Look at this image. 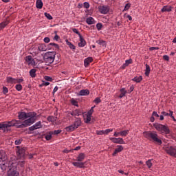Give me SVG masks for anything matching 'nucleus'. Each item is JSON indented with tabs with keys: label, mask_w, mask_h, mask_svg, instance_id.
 <instances>
[{
	"label": "nucleus",
	"mask_w": 176,
	"mask_h": 176,
	"mask_svg": "<svg viewBox=\"0 0 176 176\" xmlns=\"http://www.w3.org/2000/svg\"><path fill=\"white\" fill-rule=\"evenodd\" d=\"M19 119L24 121L21 122L20 120H12V121L0 122V130H2L3 133H6V131H10V127H16V129L28 127V126H31V124H34L36 122V113L19 112Z\"/></svg>",
	"instance_id": "nucleus-1"
},
{
	"label": "nucleus",
	"mask_w": 176,
	"mask_h": 176,
	"mask_svg": "<svg viewBox=\"0 0 176 176\" xmlns=\"http://www.w3.org/2000/svg\"><path fill=\"white\" fill-rule=\"evenodd\" d=\"M13 162V160L11 161L8 160V155L3 150L0 151V168L2 171H6L8 167L10 166V163Z\"/></svg>",
	"instance_id": "nucleus-2"
},
{
	"label": "nucleus",
	"mask_w": 176,
	"mask_h": 176,
	"mask_svg": "<svg viewBox=\"0 0 176 176\" xmlns=\"http://www.w3.org/2000/svg\"><path fill=\"white\" fill-rule=\"evenodd\" d=\"M144 135L150 141H153L155 144H157V145H162V140L159 138V135L156 133L153 132H145L144 133Z\"/></svg>",
	"instance_id": "nucleus-3"
},
{
	"label": "nucleus",
	"mask_w": 176,
	"mask_h": 176,
	"mask_svg": "<svg viewBox=\"0 0 176 176\" xmlns=\"http://www.w3.org/2000/svg\"><path fill=\"white\" fill-rule=\"evenodd\" d=\"M25 151H27L25 147L17 146L16 149L17 159L14 158V160L24 162V159H25Z\"/></svg>",
	"instance_id": "nucleus-4"
},
{
	"label": "nucleus",
	"mask_w": 176,
	"mask_h": 176,
	"mask_svg": "<svg viewBox=\"0 0 176 176\" xmlns=\"http://www.w3.org/2000/svg\"><path fill=\"white\" fill-rule=\"evenodd\" d=\"M155 130L160 131L161 134H170V128L167 125H164L159 123H155L153 124Z\"/></svg>",
	"instance_id": "nucleus-5"
},
{
	"label": "nucleus",
	"mask_w": 176,
	"mask_h": 176,
	"mask_svg": "<svg viewBox=\"0 0 176 176\" xmlns=\"http://www.w3.org/2000/svg\"><path fill=\"white\" fill-rule=\"evenodd\" d=\"M54 58H56V52H47L44 56V61L47 65H50L52 63L54 62Z\"/></svg>",
	"instance_id": "nucleus-6"
},
{
	"label": "nucleus",
	"mask_w": 176,
	"mask_h": 176,
	"mask_svg": "<svg viewBox=\"0 0 176 176\" xmlns=\"http://www.w3.org/2000/svg\"><path fill=\"white\" fill-rule=\"evenodd\" d=\"M43 125L41 121L37 122L35 124L28 128L30 131H34V130H38V129H42Z\"/></svg>",
	"instance_id": "nucleus-7"
},
{
	"label": "nucleus",
	"mask_w": 176,
	"mask_h": 176,
	"mask_svg": "<svg viewBox=\"0 0 176 176\" xmlns=\"http://www.w3.org/2000/svg\"><path fill=\"white\" fill-rule=\"evenodd\" d=\"M166 152L168 155H170V156H175V155H176V148H175V147H173V146L167 147L166 148Z\"/></svg>",
	"instance_id": "nucleus-8"
},
{
	"label": "nucleus",
	"mask_w": 176,
	"mask_h": 176,
	"mask_svg": "<svg viewBox=\"0 0 176 176\" xmlns=\"http://www.w3.org/2000/svg\"><path fill=\"white\" fill-rule=\"evenodd\" d=\"M109 140L114 144H124V140L122 138H110Z\"/></svg>",
	"instance_id": "nucleus-9"
},
{
	"label": "nucleus",
	"mask_w": 176,
	"mask_h": 176,
	"mask_svg": "<svg viewBox=\"0 0 176 176\" xmlns=\"http://www.w3.org/2000/svg\"><path fill=\"white\" fill-rule=\"evenodd\" d=\"M99 12L102 14H107L109 12V8L108 6H100L99 7Z\"/></svg>",
	"instance_id": "nucleus-10"
},
{
	"label": "nucleus",
	"mask_w": 176,
	"mask_h": 176,
	"mask_svg": "<svg viewBox=\"0 0 176 176\" xmlns=\"http://www.w3.org/2000/svg\"><path fill=\"white\" fill-rule=\"evenodd\" d=\"M74 167H77L78 168H83L85 167V162H74L72 163Z\"/></svg>",
	"instance_id": "nucleus-11"
},
{
	"label": "nucleus",
	"mask_w": 176,
	"mask_h": 176,
	"mask_svg": "<svg viewBox=\"0 0 176 176\" xmlns=\"http://www.w3.org/2000/svg\"><path fill=\"white\" fill-rule=\"evenodd\" d=\"M80 42L78 43V47H85L86 46V40L82 36V35H80Z\"/></svg>",
	"instance_id": "nucleus-12"
},
{
	"label": "nucleus",
	"mask_w": 176,
	"mask_h": 176,
	"mask_svg": "<svg viewBox=\"0 0 176 176\" xmlns=\"http://www.w3.org/2000/svg\"><path fill=\"white\" fill-rule=\"evenodd\" d=\"M122 151H123V146H117V148H115V151L113 153V156H116V155H118V153H119L120 152H122Z\"/></svg>",
	"instance_id": "nucleus-13"
},
{
	"label": "nucleus",
	"mask_w": 176,
	"mask_h": 176,
	"mask_svg": "<svg viewBox=\"0 0 176 176\" xmlns=\"http://www.w3.org/2000/svg\"><path fill=\"white\" fill-rule=\"evenodd\" d=\"M25 61L28 63V65H34V59H32V56H28L25 57Z\"/></svg>",
	"instance_id": "nucleus-14"
},
{
	"label": "nucleus",
	"mask_w": 176,
	"mask_h": 176,
	"mask_svg": "<svg viewBox=\"0 0 176 176\" xmlns=\"http://www.w3.org/2000/svg\"><path fill=\"white\" fill-rule=\"evenodd\" d=\"M90 94V91L89 89H81L78 96H89Z\"/></svg>",
	"instance_id": "nucleus-15"
},
{
	"label": "nucleus",
	"mask_w": 176,
	"mask_h": 176,
	"mask_svg": "<svg viewBox=\"0 0 176 176\" xmlns=\"http://www.w3.org/2000/svg\"><path fill=\"white\" fill-rule=\"evenodd\" d=\"M173 10V6H164L161 12L162 13H164V12H171Z\"/></svg>",
	"instance_id": "nucleus-16"
},
{
	"label": "nucleus",
	"mask_w": 176,
	"mask_h": 176,
	"mask_svg": "<svg viewBox=\"0 0 176 176\" xmlns=\"http://www.w3.org/2000/svg\"><path fill=\"white\" fill-rule=\"evenodd\" d=\"M90 63H93V58L92 57H88L84 60V65L85 67H89V65Z\"/></svg>",
	"instance_id": "nucleus-17"
},
{
	"label": "nucleus",
	"mask_w": 176,
	"mask_h": 176,
	"mask_svg": "<svg viewBox=\"0 0 176 176\" xmlns=\"http://www.w3.org/2000/svg\"><path fill=\"white\" fill-rule=\"evenodd\" d=\"M83 113L82 112V111L79 110V109H76L74 111H73L70 115H72V116H80V115H82Z\"/></svg>",
	"instance_id": "nucleus-18"
},
{
	"label": "nucleus",
	"mask_w": 176,
	"mask_h": 176,
	"mask_svg": "<svg viewBox=\"0 0 176 176\" xmlns=\"http://www.w3.org/2000/svg\"><path fill=\"white\" fill-rule=\"evenodd\" d=\"M9 23H10V21L8 19L4 21L3 22H1L0 23V31L3 30V28H5L8 25V24H9Z\"/></svg>",
	"instance_id": "nucleus-19"
},
{
	"label": "nucleus",
	"mask_w": 176,
	"mask_h": 176,
	"mask_svg": "<svg viewBox=\"0 0 176 176\" xmlns=\"http://www.w3.org/2000/svg\"><path fill=\"white\" fill-rule=\"evenodd\" d=\"M86 23L89 25H91L93 24L96 23V20H94V19L93 17H88L86 19Z\"/></svg>",
	"instance_id": "nucleus-20"
},
{
	"label": "nucleus",
	"mask_w": 176,
	"mask_h": 176,
	"mask_svg": "<svg viewBox=\"0 0 176 176\" xmlns=\"http://www.w3.org/2000/svg\"><path fill=\"white\" fill-rule=\"evenodd\" d=\"M80 124H82V120H80V118H77L73 124V126H74L76 129H78Z\"/></svg>",
	"instance_id": "nucleus-21"
},
{
	"label": "nucleus",
	"mask_w": 176,
	"mask_h": 176,
	"mask_svg": "<svg viewBox=\"0 0 176 176\" xmlns=\"http://www.w3.org/2000/svg\"><path fill=\"white\" fill-rule=\"evenodd\" d=\"M85 157H86V155H85L83 153H81L76 157V160L77 162H83V160H85Z\"/></svg>",
	"instance_id": "nucleus-22"
},
{
	"label": "nucleus",
	"mask_w": 176,
	"mask_h": 176,
	"mask_svg": "<svg viewBox=\"0 0 176 176\" xmlns=\"http://www.w3.org/2000/svg\"><path fill=\"white\" fill-rule=\"evenodd\" d=\"M38 49L39 52H46L47 50V47L46 46L45 44H40L38 47Z\"/></svg>",
	"instance_id": "nucleus-23"
},
{
	"label": "nucleus",
	"mask_w": 176,
	"mask_h": 176,
	"mask_svg": "<svg viewBox=\"0 0 176 176\" xmlns=\"http://www.w3.org/2000/svg\"><path fill=\"white\" fill-rule=\"evenodd\" d=\"M120 94L118 96L119 98H123V97H124V96H126V94H127V91H126V89L124 88H122L120 90Z\"/></svg>",
	"instance_id": "nucleus-24"
},
{
	"label": "nucleus",
	"mask_w": 176,
	"mask_h": 176,
	"mask_svg": "<svg viewBox=\"0 0 176 176\" xmlns=\"http://www.w3.org/2000/svg\"><path fill=\"white\" fill-rule=\"evenodd\" d=\"M36 6L37 9H42V8H43V2H42V0H36Z\"/></svg>",
	"instance_id": "nucleus-25"
},
{
	"label": "nucleus",
	"mask_w": 176,
	"mask_h": 176,
	"mask_svg": "<svg viewBox=\"0 0 176 176\" xmlns=\"http://www.w3.org/2000/svg\"><path fill=\"white\" fill-rule=\"evenodd\" d=\"M66 131L68 132H72V131H75V130H76V128L74 126V124H72L67 127L65 128Z\"/></svg>",
	"instance_id": "nucleus-26"
},
{
	"label": "nucleus",
	"mask_w": 176,
	"mask_h": 176,
	"mask_svg": "<svg viewBox=\"0 0 176 176\" xmlns=\"http://www.w3.org/2000/svg\"><path fill=\"white\" fill-rule=\"evenodd\" d=\"M149 74H151V67L149 66V65L146 64V69H145L146 76H149Z\"/></svg>",
	"instance_id": "nucleus-27"
},
{
	"label": "nucleus",
	"mask_w": 176,
	"mask_h": 176,
	"mask_svg": "<svg viewBox=\"0 0 176 176\" xmlns=\"http://www.w3.org/2000/svg\"><path fill=\"white\" fill-rule=\"evenodd\" d=\"M47 120H48V122H51L52 123H54V122L57 120V118L52 116H49L47 118Z\"/></svg>",
	"instance_id": "nucleus-28"
},
{
	"label": "nucleus",
	"mask_w": 176,
	"mask_h": 176,
	"mask_svg": "<svg viewBox=\"0 0 176 176\" xmlns=\"http://www.w3.org/2000/svg\"><path fill=\"white\" fill-rule=\"evenodd\" d=\"M65 42L67 46H69V47L72 49V50H75V45H74V44L69 42L67 39L65 40Z\"/></svg>",
	"instance_id": "nucleus-29"
},
{
	"label": "nucleus",
	"mask_w": 176,
	"mask_h": 176,
	"mask_svg": "<svg viewBox=\"0 0 176 176\" xmlns=\"http://www.w3.org/2000/svg\"><path fill=\"white\" fill-rule=\"evenodd\" d=\"M132 80L133 82H136V83H140V82H141V80H142V76H136L134 77Z\"/></svg>",
	"instance_id": "nucleus-30"
},
{
	"label": "nucleus",
	"mask_w": 176,
	"mask_h": 176,
	"mask_svg": "<svg viewBox=\"0 0 176 176\" xmlns=\"http://www.w3.org/2000/svg\"><path fill=\"white\" fill-rule=\"evenodd\" d=\"M30 75L32 78H35V76H36V69H32L30 71Z\"/></svg>",
	"instance_id": "nucleus-31"
},
{
	"label": "nucleus",
	"mask_w": 176,
	"mask_h": 176,
	"mask_svg": "<svg viewBox=\"0 0 176 176\" xmlns=\"http://www.w3.org/2000/svg\"><path fill=\"white\" fill-rule=\"evenodd\" d=\"M52 135H53V131H50L48 134L45 135V138L47 141H50L52 140Z\"/></svg>",
	"instance_id": "nucleus-32"
},
{
	"label": "nucleus",
	"mask_w": 176,
	"mask_h": 176,
	"mask_svg": "<svg viewBox=\"0 0 176 176\" xmlns=\"http://www.w3.org/2000/svg\"><path fill=\"white\" fill-rule=\"evenodd\" d=\"M129 134V130H124L120 132L121 137H126Z\"/></svg>",
	"instance_id": "nucleus-33"
},
{
	"label": "nucleus",
	"mask_w": 176,
	"mask_h": 176,
	"mask_svg": "<svg viewBox=\"0 0 176 176\" xmlns=\"http://www.w3.org/2000/svg\"><path fill=\"white\" fill-rule=\"evenodd\" d=\"M8 83H16V78H13L10 76L7 78Z\"/></svg>",
	"instance_id": "nucleus-34"
},
{
	"label": "nucleus",
	"mask_w": 176,
	"mask_h": 176,
	"mask_svg": "<svg viewBox=\"0 0 176 176\" xmlns=\"http://www.w3.org/2000/svg\"><path fill=\"white\" fill-rule=\"evenodd\" d=\"M96 43H98V45H100V46H105V45H107L105 41L103 40H98L96 41Z\"/></svg>",
	"instance_id": "nucleus-35"
},
{
	"label": "nucleus",
	"mask_w": 176,
	"mask_h": 176,
	"mask_svg": "<svg viewBox=\"0 0 176 176\" xmlns=\"http://www.w3.org/2000/svg\"><path fill=\"white\" fill-rule=\"evenodd\" d=\"M91 122V116H89L87 114V117L85 118V123H90Z\"/></svg>",
	"instance_id": "nucleus-36"
},
{
	"label": "nucleus",
	"mask_w": 176,
	"mask_h": 176,
	"mask_svg": "<svg viewBox=\"0 0 176 176\" xmlns=\"http://www.w3.org/2000/svg\"><path fill=\"white\" fill-rule=\"evenodd\" d=\"M152 162H153V160H148L146 162V164L148 168H151V167H152Z\"/></svg>",
	"instance_id": "nucleus-37"
},
{
	"label": "nucleus",
	"mask_w": 176,
	"mask_h": 176,
	"mask_svg": "<svg viewBox=\"0 0 176 176\" xmlns=\"http://www.w3.org/2000/svg\"><path fill=\"white\" fill-rule=\"evenodd\" d=\"M130 8H131V4H130V3H126L124 6L123 12H126V10H129Z\"/></svg>",
	"instance_id": "nucleus-38"
},
{
	"label": "nucleus",
	"mask_w": 176,
	"mask_h": 176,
	"mask_svg": "<svg viewBox=\"0 0 176 176\" xmlns=\"http://www.w3.org/2000/svg\"><path fill=\"white\" fill-rule=\"evenodd\" d=\"M94 108H96V106L92 107L91 109L87 112V115L91 116V115H93V112H94Z\"/></svg>",
	"instance_id": "nucleus-39"
},
{
	"label": "nucleus",
	"mask_w": 176,
	"mask_h": 176,
	"mask_svg": "<svg viewBox=\"0 0 176 176\" xmlns=\"http://www.w3.org/2000/svg\"><path fill=\"white\" fill-rule=\"evenodd\" d=\"M15 88L18 91H21V90H23V86L20 84L16 85Z\"/></svg>",
	"instance_id": "nucleus-40"
},
{
	"label": "nucleus",
	"mask_w": 176,
	"mask_h": 176,
	"mask_svg": "<svg viewBox=\"0 0 176 176\" xmlns=\"http://www.w3.org/2000/svg\"><path fill=\"white\" fill-rule=\"evenodd\" d=\"M45 17H47V19H48V20H53V16H52V15L47 12H45L44 13Z\"/></svg>",
	"instance_id": "nucleus-41"
},
{
	"label": "nucleus",
	"mask_w": 176,
	"mask_h": 176,
	"mask_svg": "<svg viewBox=\"0 0 176 176\" xmlns=\"http://www.w3.org/2000/svg\"><path fill=\"white\" fill-rule=\"evenodd\" d=\"M9 93V89H8V87H3V94H8Z\"/></svg>",
	"instance_id": "nucleus-42"
},
{
	"label": "nucleus",
	"mask_w": 176,
	"mask_h": 176,
	"mask_svg": "<svg viewBox=\"0 0 176 176\" xmlns=\"http://www.w3.org/2000/svg\"><path fill=\"white\" fill-rule=\"evenodd\" d=\"M96 28H97L98 31H101V30L102 28V24L100 23H97Z\"/></svg>",
	"instance_id": "nucleus-43"
},
{
	"label": "nucleus",
	"mask_w": 176,
	"mask_h": 176,
	"mask_svg": "<svg viewBox=\"0 0 176 176\" xmlns=\"http://www.w3.org/2000/svg\"><path fill=\"white\" fill-rule=\"evenodd\" d=\"M71 102H72V105H74V107H79V105L78 104V102L76 100H75L74 99H72L71 100Z\"/></svg>",
	"instance_id": "nucleus-44"
},
{
	"label": "nucleus",
	"mask_w": 176,
	"mask_h": 176,
	"mask_svg": "<svg viewBox=\"0 0 176 176\" xmlns=\"http://www.w3.org/2000/svg\"><path fill=\"white\" fill-rule=\"evenodd\" d=\"M72 31H73V32H74V34H77V35H78L79 38L80 37V35H82V34H80V33L79 32V31H78V29H76V28L72 29Z\"/></svg>",
	"instance_id": "nucleus-45"
},
{
	"label": "nucleus",
	"mask_w": 176,
	"mask_h": 176,
	"mask_svg": "<svg viewBox=\"0 0 176 176\" xmlns=\"http://www.w3.org/2000/svg\"><path fill=\"white\" fill-rule=\"evenodd\" d=\"M44 78L45 79V80H47V82H52L53 80V78H52V77L49 76H45L44 77Z\"/></svg>",
	"instance_id": "nucleus-46"
},
{
	"label": "nucleus",
	"mask_w": 176,
	"mask_h": 176,
	"mask_svg": "<svg viewBox=\"0 0 176 176\" xmlns=\"http://www.w3.org/2000/svg\"><path fill=\"white\" fill-rule=\"evenodd\" d=\"M83 7L85 8V9H89L90 8V4L88 3V2H85L83 3Z\"/></svg>",
	"instance_id": "nucleus-47"
},
{
	"label": "nucleus",
	"mask_w": 176,
	"mask_h": 176,
	"mask_svg": "<svg viewBox=\"0 0 176 176\" xmlns=\"http://www.w3.org/2000/svg\"><path fill=\"white\" fill-rule=\"evenodd\" d=\"M21 142H23V140L18 139V140H15V145H20V144H21Z\"/></svg>",
	"instance_id": "nucleus-48"
},
{
	"label": "nucleus",
	"mask_w": 176,
	"mask_h": 176,
	"mask_svg": "<svg viewBox=\"0 0 176 176\" xmlns=\"http://www.w3.org/2000/svg\"><path fill=\"white\" fill-rule=\"evenodd\" d=\"M52 133L55 135H58V134H60V133H61V130L60 129L55 130V131H52Z\"/></svg>",
	"instance_id": "nucleus-49"
},
{
	"label": "nucleus",
	"mask_w": 176,
	"mask_h": 176,
	"mask_svg": "<svg viewBox=\"0 0 176 176\" xmlns=\"http://www.w3.org/2000/svg\"><path fill=\"white\" fill-rule=\"evenodd\" d=\"M94 102H95L96 104H100V102H101V99H100V98H96L94 100Z\"/></svg>",
	"instance_id": "nucleus-50"
},
{
	"label": "nucleus",
	"mask_w": 176,
	"mask_h": 176,
	"mask_svg": "<svg viewBox=\"0 0 176 176\" xmlns=\"http://www.w3.org/2000/svg\"><path fill=\"white\" fill-rule=\"evenodd\" d=\"M21 82H24V79H23V78L16 79L15 78V83H21Z\"/></svg>",
	"instance_id": "nucleus-51"
},
{
	"label": "nucleus",
	"mask_w": 176,
	"mask_h": 176,
	"mask_svg": "<svg viewBox=\"0 0 176 176\" xmlns=\"http://www.w3.org/2000/svg\"><path fill=\"white\" fill-rule=\"evenodd\" d=\"M134 90V85H131L128 91H126V93H131V91H133Z\"/></svg>",
	"instance_id": "nucleus-52"
},
{
	"label": "nucleus",
	"mask_w": 176,
	"mask_h": 176,
	"mask_svg": "<svg viewBox=\"0 0 176 176\" xmlns=\"http://www.w3.org/2000/svg\"><path fill=\"white\" fill-rule=\"evenodd\" d=\"M104 134H108L109 133H111V132L113 131V129H109L104 130Z\"/></svg>",
	"instance_id": "nucleus-53"
},
{
	"label": "nucleus",
	"mask_w": 176,
	"mask_h": 176,
	"mask_svg": "<svg viewBox=\"0 0 176 176\" xmlns=\"http://www.w3.org/2000/svg\"><path fill=\"white\" fill-rule=\"evenodd\" d=\"M43 41L45 43H49V42H50V38L49 37H45Z\"/></svg>",
	"instance_id": "nucleus-54"
},
{
	"label": "nucleus",
	"mask_w": 176,
	"mask_h": 176,
	"mask_svg": "<svg viewBox=\"0 0 176 176\" xmlns=\"http://www.w3.org/2000/svg\"><path fill=\"white\" fill-rule=\"evenodd\" d=\"M50 46H54V47H55L56 49H58V45L56 43H50Z\"/></svg>",
	"instance_id": "nucleus-55"
},
{
	"label": "nucleus",
	"mask_w": 176,
	"mask_h": 176,
	"mask_svg": "<svg viewBox=\"0 0 176 176\" xmlns=\"http://www.w3.org/2000/svg\"><path fill=\"white\" fill-rule=\"evenodd\" d=\"M129 64H131V60H126L125 61V63L124 64V65L127 66V65H129Z\"/></svg>",
	"instance_id": "nucleus-56"
},
{
	"label": "nucleus",
	"mask_w": 176,
	"mask_h": 176,
	"mask_svg": "<svg viewBox=\"0 0 176 176\" xmlns=\"http://www.w3.org/2000/svg\"><path fill=\"white\" fill-rule=\"evenodd\" d=\"M117 25H118V27H119V28H122V27H123V24L122 23V21L117 22Z\"/></svg>",
	"instance_id": "nucleus-57"
},
{
	"label": "nucleus",
	"mask_w": 176,
	"mask_h": 176,
	"mask_svg": "<svg viewBox=\"0 0 176 176\" xmlns=\"http://www.w3.org/2000/svg\"><path fill=\"white\" fill-rule=\"evenodd\" d=\"M149 50L153 51V50H159V47H151L149 48Z\"/></svg>",
	"instance_id": "nucleus-58"
},
{
	"label": "nucleus",
	"mask_w": 176,
	"mask_h": 176,
	"mask_svg": "<svg viewBox=\"0 0 176 176\" xmlns=\"http://www.w3.org/2000/svg\"><path fill=\"white\" fill-rule=\"evenodd\" d=\"M97 134L98 135H102L103 134H105V133L104 131H97Z\"/></svg>",
	"instance_id": "nucleus-59"
},
{
	"label": "nucleus",
	"mask_w": 176,
	"mask_h": 176,
	"mask_svg": "<svg viewBox=\"0 0 176 176\" xmlns=\"http://www.w3.org/2000/svg\"><path fill=\"white\" fill-rule=\"evenodd\" d=\"M163 58H164V60H165L166 61H168V60H170V57H168V56H167V55H164V56H163Z\"/></svg>",
	"instance_id": "nucleus-60"
},
{
	"label": "nucleus",
	"mask_w": 176,
	"mask_h": 176,
	"mask_svg": "<svg viewBox=\"0 0 176 176\" xmlns=\"http://www.w3.org/2000/svg\"><path fill=\"white\" fill-rule=\"evenodd\" d=\"M120 135V132H114L113 136L114 137H119Z\"/></svg>",
	"instance_id": "nucleus-61"
},
{
	"label": "nucleus",
	"mask_w": 176,
	"mask_h": 176,
	"mask_svg": "<svg viewBox=\"0 0 176 176\" xmlns=\"http://www.w3.org/2000/svg\"><path fill=\"white\" fill-rule=\"evenodd\" d=\"M152 116H155L156 118H159V114H157V112L156 111H153Z\"/></svg>",
	"instance_id": "nucleus-62"
},
{
	"label": "nucleus",
	"mask_w": 176,
	"mask_h": 176,
	"mask_svg": "<svg viewBox=\"0 0 176 176\" xmlns=\"http://www.w3.org/2000/svg\"><path fill=\"white\" fill-rule=\"evenodd\" d=\"M58 90V87L56 86L53 90V94H54Z\"/></svg>",
	"instance_id": "nucleus-63"
},
{
	"label": "nucleus",
	"mask_w": 176,
	"mask_h": 176,
	"mask_svg": "<svg viewBox=\"0 0 176 176\" xmlns=\"http://www.w3.org/2000/svg\"><path fill=\"white\" fill-rule=\"evenodd\" d=\"M161 114L163 115L164 116H168V113L166 111H162Z\"/></svg>",
	"instance_id": "nucleus-64"
}]
</instances>
